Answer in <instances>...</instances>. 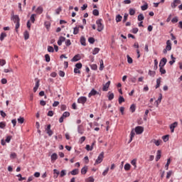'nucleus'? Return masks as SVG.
<instances>
[{"instance_id": "obj_1", "label": "nucleus", "mask_w": 182, "mask_h": 182, "mask_svg": "<svg viewBox=\"0 0 182 182\" xmlns=\"http://www.w3.org/2000/svg\"><path fill=\"white\" fill-rule=\"evenodd\" d=\"M11 20L14 23H16V31L18 32V29H19V27L21 26V23H19L21 21V19L19 18V16L18 15H14L11 17Z\"/></svg>"}, {"instance_id": "obj_2", "label": "nucleus", "mask_w": 182, "mask_h": 182, "mask_svg": "<svg viewBox=\"0 0 182 182\" xmlns=\"http://www.w3.org/2000/svg\"><path fill=\"white\" fill-rule=\"evenodd\" d=\"M96 24L97 25V31L98 32H102L103 29H105V26L103 25V19L100 18L96 21Z\"/></svg>"}, {"instance_id": "obj_3", "label": "nucleus", "mask_w": 182, "mask_h": 182, "mask_svg": "<svg viewBox=\"0 0 182 182\" xmlns=\"http://www.w3.org/2000/svg\"><path fill=\"white\" fill-rule=\"evenodd\" d=\"M104 157H105V152H101L100 154L98 156L97 160L95 161V166H96V164H100V163L103 161Z\"/></svg>"}, {"instance_id": "obj_4", "label": "nucleus", "mask_w": 182, "mask_h": 182, "mask_svg": "<svg viewBox=\"0 0 182 182\" xmlns=\"http://www.w3.org/2000/svg\"><path fill=\"white\" fill-rule=\"evenodd\" d=\"M136 134H141L144 132V128L141 126L136 127L134 129Z\"/></svg>"}, {"instance_id": "obj_5", "label": "nucleus", "mask_w": 182, "mask_h": 182, "mask_svg": "<svg viewBox=\"0 0 182 182\" xmlns=\"http://www.w3.org/2000/svg\"><path fill=\"white\" fill-rule=\"evenodd\" d=\"M180 4H181V0H173V1L171 4V6L172 9H176V8H177Z\"/></svg>"}, {"instance_id": "obj_6", "label": "nucleus", "mask_w": 182, "mask_h": 182, "mask_svg": "<svg viewBox=\"0 0 182 182\" xmlns=\"http://www.w3.org/2000/svg\"><path fill=\"white\" fill-rule=\"evenodd\" d=\"M50 127H51L50 124H48V125L46 126V127H45L46 132L50 137L52 136V135L53 134V131H52V129H50Z\"/></svg>"}, {"instance_id": "obj_7", "label": "nucleus", "mask_w": 182, "mask_h": 182, "mask_svg": "<svg viewBox=\"0 0 182 182\" xmlns=\"http://www.w3.org/2000/svg\"><path fill=\"white\" fill-rule=\"evenodd\" d=\"M87 102V98L86 97H80L77 100V103H81V105H85Z\"/></svg>"}, {"instance_id": "obj_8", "label": "nucleus", "mask_w": 182, "mask_h": 182, "mask_svg": "<svg viewBox=\"0 0 182 182\" xmlns=\"http://www.w3.org/2000/svg\"><path fill=\"white\" fill-rule=\"evenodd\" d=\"M166 63H167V58H163L159 63V68H164Z\"/></svg>"}, {"instance_id": "obj_9", "label": "nucleus", "mask_w": 182, "mask_h": 182, "mask_svg": "<svg viewBox=\"0 0 182 182\" xmlns=\"http://www.w3.org/2000/svg\"><path fill=\"white\" fill-rule=\"evenodd\" d=\"M177 126H178V122H175L170 125L171 133H174V129L175 127H177Z\"/></svg>"}, {"instance_id": "obj_10", "label": "nucleus", "mask_w": 182, "mask_h": 182, "mask_svg": "<svg viewBox=\"0 0 182 182\" xmlns=\"http://www.w3.org/2000/svg\"><path fill=\"white\" fill-rule=\"evenodd\" d=\"M77 132L80 134H83V133H85V128H83V125L82 124L78 125V127H77Z\"/></svg>"}, {"instance_id": "obj_11", "label": "nucleus", "mask_w": 182, "mask_h": 182, "mask_svg": "<svg viewBox=\"0 0 182 182\" xmlns=\"http://www.w3.org/2000/svg\"><path fill=\"white\" fill-rule=\"evenodd\" d=\"M110 86V81H108L105 85H103L102 90L103 92H107Z\"/></svg>"}, {"instance_id": "obj_12", "label": "nucleus", "mask_w": 182, "mask_h": 182, "mask_svg": "<svg viewBox=\"0 0 182 182\" xmlns=\"http://www.w3.org/2000/svg\"><path fill=\"white\" fill-rule=\"evenodd\" d=\"M96 95H99V92H97V91H96L95 89H92L88 94V97H92V96H96Z\"/></svg>"}, {"instance_id": "obj_13", "label": "nucleus", "mask_w": 182, "mask_h": 182, "mask_svg": "<svg viewBox=\"0 0 182 182\" xmlns=\"http://www.w3.org/2000/svg\"><path fill=\"white\" fill-rule=\"evenodd\" d=\"M151 143H154V144H156L157 146H160V144H161L162 141H161V139H158V140L152 139L151 141Z\"/></svg>"}, {"instance_id": "obj_14", "label": "nucleus", "mask_w": 182, "mask_h": 182, "mask_svg": "<svg viewBox=\"0 0 182 182\" xmlns=\"http://www.w3.org/2000/svg\"><path fill=\"white\" fill-rule=\"evenodd\" d=\"M134 129H132L130 133V139L129 141V143H132L133 141V139L134 138V136H136V133L134 132Z\"/></svg>"}, {"instance_id": "obj_15", "label": "nucleus", "mask_w": 182, "mask_h": 182, "mask_svg": "<svg viewBox=\"0 0 182 182\" xmlns=\"http://www.w3.org/2000/svg\"><path fill=\"white\" fill-rule=\"evenodd\" d=\"M81 57L79 54L75 55L71 60V62H77V60H80Z\"/></svg>"}, {"instance_id": "obj_16", "label": "nucleus", "mask_w": 182, "mask_h": 182, "mask_svg": "<svg viewBox=\"0 0 182 182\" xmlns=\"http://www.w3.org/2000/svg\"><path fill=\"white\" fill-rule=\"evenodd\" d=\"M58 160V154L56 153H54L51 155V162L55 163Z\"/></svg>"}, {"instance_id": "obj_17", "label": "nucleus", "mask_w": 182, "mask_h": 182, "mask_svg": "<svg viewBox=\"0 0 182 182\" xmlns=\"http://www.w3.org/2000/svg\"><path fill=\"white\" fill-rule=\"evenodd\" d=\"M161 159V150H158L156 152V161H159Z\"/></svg>"}, {"instance_id": "obj_18", "label": "nucleus", "mask_w": 182, "mask_h": 182, "mask_svg": "<svg viewBox=\"0 0 182 182\" xmlns=\"http://www.w3.org/2000/svg\"><path fill=\"white\" fill-rule=\"evenodd\" d=\"M162 99H163V95L159 94V97L158 100L156 101V107H159V105H160V103H161Z\"/></svg>"}, {"instance_id": "obj_19", "label": "nucleus", "mask_w": 182, "mask_h": 182, "mask_svg": "<svg viewBox=\"0 0 182 182\" xmlns=\"http://www.w3.org/2000/svg\"><path fill=\"white\" fill-rule=\"evenodd\" d=\"M131 164L134 166V170H136L137 168V159H133Z\"/></svg>"}, {"instance_id": "obj_20", "label": "nucleus", "mask_w": 182, "mask_h": 182, "mask_svg": "<svg viewBox=\"0 0 182 182\" xmlns=\"http://www.w3.org/2000/svg\"><path fill=\"white\" fill-rule=\"evenodd\" d=\"M166 49L168 50H171V41H170V40L166 41Z\"/></svg>"}, {"instance_id": "obj_21", "label": "nucleus", "mask_w": 182, "mask_h": 182, "mask_svg": "<svg viewBox=\"0 0 182 182\" xmlns=\"http://www.w3.org/2000/svg\"><path fill=\"white\" fill-rule=\"evenodd\" d=\"M80 43L82 46H86V38L84 36L80 38Z\"/></svg>"}, {"instance_id": "obj_22", "label": "nucleus", "mask_w": 182, "mask_h": 182, "mask_svg": "<svg viewBox=\"0 0 182 182\" xmlns=\"http://www.w3.org/2000/svg\"><path fill=\"white\" fill-rule=\"evenodd\" d=\"M36 14H38V15H41V14H42V12H43V8L42 6H39L37 8V9L36 10Z\"/></svg>"}, {"instance_id": "obj_23", "label": "nucleus", "mask_w": 182, "mask_h": 182, "mask_svg": "<svg viewBox=\"0 0 182 182\" xmlns=\"http://www.w3.org/2000/svg\"><path fill=\"white\" fill-rule=\"evenodd\" d=\"M124 168L125 171H129L130 168H132V165H130V164H126L124 166Z\"/></svg>"}, {"instance_id": "obj_24", "label": "nucleus", "mask_w": 182, "mask_h": 182, "mask_svg": "<svg viewBox=\"0 0 182 182\" xmlns=\"http://www.w3.org/2000/svg\"><path fill=\"white\" fill-rule=\"evenodd\" d=\"M161 83V77H159L156 80V89H159L160 87V84Z\"/></svg>"}, {"instance_id": "obj_25", "label": "nucleus", "mask_w": 182, "mask_h": 182, "mask_svg": "<svg viewBox=\"0 0 182 182\" xmlns=\"http://www.w3.org/2000/svg\"><path fill=\"white\" fill-rule=\"evenodd\" d=\"M23 36L25 41H28V39H29V32H28V31L24 32Z\"/></svg>"}, {"instance_id": "obj_26", "label": "nucleus", "mask_w": 182, "mask_h": 182, "mask_svg": "<svg viewBox=\"0 0 182 182\" xmlns=\"http://www.w3.org/2000/svg\"><path fill=\"white\" fill-rule=\"evenodd\" d=\"M122 19H123V17H122V16H120V14H118L116 16L115 21H116V22L119 23V22L122 21Z\"/></svg>"}, {"instance_id": "obj_27", "label": "nucleus", "mask_w": 182, "mask_h": 182, "mask_svg": "<svg viewBox=\"0 0 182 182\" xmlns=\"http://www.w3.org/2000/svg\"><path fill=\"white\" fill-rule=\"evenodd\" d=\"M7 35L6 34V33H1L0 35V41L2 42V41H4L5 39V38H6Z\"/></svg>"}, {"instance_id": "obj_28", "label": "nucleus", "mask_w": 182, "mask_h": 182, "mask_svg": "<svg viewBox=\"0 0 182 182\" xmlns=\"http://www.w3.org/2000/svg\"><path fill=\"white\" fill-rule=\"evenodd\" d=\"M100 52V48H95L92 50V55H97V53Z\"/></svg>"}, {"instance_id": "obj_29", "label": "nucleus", "mask_w": 182, "mask_h": 182, "mask_svg": "<svg viewBox=\"0 0 182 182\" xmlns=\"http://www.w3.org/2000/svg\"><path fill=\"white\" fill-rule=\"evenodd\" d=\"M138 21L139 22H141V21H144V16L143 15V14H140L139 16H138Z\"/></svg>"}, {"instance_id": "obj_30", "label": "nucleus", "mask_w": 182, "mask_h": 182, "mask_svg": "<svg viewBox=\"0 0 182 182\" xmlns=\"http://www.w3.org/2000/svg\"><path fill=\"white\" fill-rule=\"evenodd\" d=\"M171 163V159H168L167 160V163L165 165V168L166 170H168V166H170V164Z\"/></svg>"}, {"instance_id": "obj_31", "label": "nucleus", "mask_w": 182, "mask_h": 182, "mask_svg": "<svg viewBox=\"0 0 182 182\" xmlns=\"http://www.w3.org/2000/svg\"><path fill=\"white\" fill-rule=\"evenodd\" d=\"M38 88H39V81H37L36 82L35 87H33V92H36V91L38 90Z\"/></svg>"}, {"instance_id": "obj_32", "label": "nucleus", "mask_w": 182, "mask_h": 182, "mask_svg": "<svg viewBox=\"0 0 182 182\" xmlns=\"http://www.w3.org/2000/svg\"><path fill=\"white\" fill-rule=\"evenodd\" d=\"M86 173H87V166H84V167L81 169V173H82V174H86Z\"/></svg>"}, {"instance_id": "obj_33", "label": "nucleus", "mask_w": 182, "mask_h": 182, "mask_svg": "<svg viewBox=\"0 0 182 182\" xmlns=\"http://www.w3.org/2000/svg\"><path fill=\"white\" fill-rule=\"evenodd\" d=\"M72 176H76L79 174V169H74L71 171Z\"/></svg>"}, {"instance_id": "obj_34", "label": "nucleus", "mask_w": 182, "mask_h": 182, "mask_svg": "<svg viewBox=\"0 0 182 182\" xmlns=\"http://www.w3.org/2000/svg\"><path fill=\"white\" fill-rule=\"evenodd\" d=\"M130 110L132 113H134V112H136V105L134 104L131 105Z\"/></svg>"}, {"instance_id": "obj_35", "label": "nucleus", "mask_w": 182, "mask_h": 182, "mask_svg": "<svg viewBox=\"0 0 182 182\" xmlns=\"http://www.w3.org/2000/svg\"><path fill=\"white\" fill-rule=\"evenodd\" d=\"M158 65H159V61H157V59L154 60V70H157L159 68Z\"/></svg>"}, {"instance_id": "obj_36", "label": "nucleus", "mask_w": 182, "mask_h": 182, "mask_svg": "<svg viewBox=\"0 0 182 182\" xmlns=\"http://www.w3.org/2000/svg\"><path fill=\"white\" fill-rule=\"evenodd\" d=\"M6 127V122H0V129H5Z\"/></svg>"}, {"instance_id": "obj_37", "label": "nucleus", "mask_w": 182, "mask_h": 182, "mask_svg": "<svg viewBox=\"0 0 182 182\" xmlns=\"http://www.w3.org/2000/svg\"><path fill=\"white\" fill-rule=\"evenodd\" d=\"M149 9V5L147 4L141 6V11H146V9Z\"/></svg>"}, {"instance_id": "obj_38", "label": "nucleus", "mask_w": 182, "mask_h": 182, "mask_svg": "<svg viewBox=\"0 0 182 182\" xmlns=\"http://www.w3.org/2000/svg\"><path fill=\"white\" fill-rule=\"evenodd\" d=\"M136 14V10L134 9H129V15L133 16Z\"/></svg>"}, {"instance_id": "obj_39", "label": "nucleus", "mask_w": 182, "mask_h": 182, "mask_svg": "<svg viewBox=\"0 0 182 182\" xmlns=\"http://www.w3.org/2000/svg\"><path fill=\"white\" fill-rule=\"evenodd\" d=\"M159 71L161 73V75H166V69H164V68L163 67H159Z\"/></svg>"}, {"instance_id": "obj_40", "label": "nucleus", "mask_w": 182, "mask_h": 182, "mask_svg": "<svg viewBox=\"0 0 182 182\" xmlns=\"http://www.w3.org/2000/svg\"><path fill=\"white\" fill-rule=\"evenodd\" d=\"M92 14H93L95 16H99V10H97V9H94L93 11H92Z\"/></svg>"}, {"instance_id": "obj_41", "label": "nucleus", "mask_w": 182, "mask_h": 182, "mask_svg": "<svg viewBox=\"0 0 182 182\" xmlns=\"http://www.w3.org/2000/svg\"><path fill=\"white\" fill-rule=\"evenodd\" d=\"M118 102H119V105H122V103H123L124 102V97L119 96Z\"/></svg>"}, {"instance_id": "obj_42", "label": "nucleus", "mask_w": 182, "mask_h": 182, "mask_svg": "<svg viewBox=\"0 0 182 182\" xmlns=\"http://www.w3.org/2000/svg\"><path fill=\"white\" fill-rule=\"evenodd\" d=\"M70 116V113H69V112H65L62 115V117L64 118L69 117Z\"/></svg>"}, {"instance_id": "obj_43", "label": "nucleus", "mask_w": 182, "mask_h": 182, "mask_svg": "<svg viewBox=\"0 0 182 182\" xmlns=\"http://www.w3.org/2000/svg\"><path fill=\"white\" fill-rule=\"evenodd\" d=\"M149 76H152V77H154V76H156V71L149 70Z\"/></svg>"}, {"instance_id": "obj_44", "label": "nucleus", "mask_w": 182, "mask_h": 182, "mask_svg": "<svg viewBox=\"0 0 182 182\" xmlns=\"http://www.w3.org/2000/svg\"><path fill=\"white\" fill-rule=\"evenodd\" d=\"M171 22L173 23H177V22H178V17L176 16V17H173L171 20Z\"/></svg>"}, {"instance_id": "obj_45", "label": "nucleus", "mask_w": 182, "mask_h": 182, "mask_svg": "<svg viewBox=\"0 0 182 182\" xmlns=\"http://www.w3.org/2000/svg\"><path fill=\"white\" fill-rule=\"evenodd\" d=\"M73 31V33L74 35H77V33H79V27H75Z\"/></svg>"}, {"instance_id": "obj_46", "label": "nucleus", "mask_w": 182, "mask_h": 182, "mask_svg": "<svg viewBox=\"0 0 182 182\" xmlns=\"http://www.w3.org/2000/svg\"><path fill=\"white\" fill-rule=\"evenodd\" d=\"M48 52L53 53V52H55V49H53V47L48 46Z\"/></svg>"}, {"instance_id": "obj_47", "label": "nucleus", "mask_w": 182, "mask_h": 182, "mask_svg": "<svg viewBox=\"0 0 182 182\" xmlns=\"http://www.w3.org/2000/svg\"><path fill=\"white\" fill-rule=\"evenodd\" d=\"M18 122L20 123L21 124H22V123H23V122H25V119H23V117H20L18 119H17Z\"/></svg>"}, {"instance_id": "obj_48", "label": "nucleus", "mask_w": 182, "mask_h": 182, "mask_svg": "<svg viewBox=\"0 0 182 182\" xmlns=\"http://www.w3.org/2000/svg\"><path fill=\"white\" fill-rule=\"evenodd\" d=\"M4 65H6V60L4 59L0 60V66H4Z\"/></svg>"}, {"instance_id": "obj_49", "label": "nucleus", "mask_w": 182, "mask_h": 182, "mask_svg": "<svg viewBox=\"0 0 182 182\" xmlns=\"http://www.w3.org/2000/svg\"><path fill=\"white\" fill-rule=\"evenodd\" d=\"M85 140H86V136H82L79 140L80 144H82Z\"/></svg>"}, {"instance_id": "obj_50", "label": "nucleus", "mask_w": 182, "mask_h": 182, "mask_svg": "<svg viewBox=\"0 0 182 182\" xmlns=\"http://www.w3.org/2000/svg\"><path fill=\"white\" fill-rule=\"evenodd\" d=\"M82 63H77L76 65H75V68L77 69H82Z\"/></svg>"}, {"instance_id": "obj_51", "label": "nucleus", "mask_w": 182, "mask_h": 182, "mask_svg": "<svg viewBox=\"0 0 182 182\" xmlns=\"http://www.w3.org/2000/svg\"><path fill=\"white\" fill-rule=\"evenodd\" d=\"M45 59L47 62H50V56L48 54L45 55Z\"/></svg>"}, {"instance_id": "obj_52", "label": "nucleus", "mask_w": 182, "mask_h": 182, "mask_svg": "<svg viewBox=\"0 0 182 182\" xmlns=\"http://www.w3.org/2000/svg\"><path fill=\"white\" fill-rule=\"evenodd\" d=\"M113 99H114V94H113V93L109 94L108 96V100H113Z\"/></svg>"}, {"instance_id": "obj_53", "label": "nucleus", "mask_w": 182, "mask_h": 182, "mask_svg": "<svg viewBox=\"0 0 182 182\" xmlns=\"http://www.w3.org/2000/svg\"><path fill=\"white\" fill-rule=\"evenodd\" d=\"M60 12H62V7H59L57 9H55L56 15H59V14H60Z\"/></svg>"}, {"instance_id": "obj_54", "label": "nucleus", "mask_w": 182, "mask_h": 182, "mask_svg": "<svg viewBox=\"0 0 182 182\" xmlns=\"http://www.w3.org/2000/svg\"><path fill=\"white\" fill-rule=\"evenodd\" d=\"M35 16H36V14H32L31 16V21L32 23H35Z\"/></svg>"}, {"instance_id": "obj_55", "label": "nucleus", "mask_w": 182, "mask_h": 182, "mask_svg": "<svg viewBox=\"0 0 182 182\" xmlns=\"http://www.w3.org/2000/svg\"><path fill=\"white\" fill-rule=\"evenodd\" d=\"M86 181L87 182H95V178H93V177L90 176L86 179Z\"/></svg>"}, {"instance_id": "obj_56", "label": "nucleus", "mask_w": 182, "mask_h": 182, "mask_svg": "<svg viewBox=\"0 0 182 182\" xmlns=\"http://www.w3.org/2000/svg\"><path fill=\"white\" fill-rule=\"evenodd\" d=\"M91 69H92V70H97V65H96V64H92V65H91Z\"/></svg>"}, {"instance_id": "obj_57", "label": "nucleus", "mask_w": 182, "mask_h": 182, "mask_svg": "<svg viewBox=\"0 0 182 182\" xmlns=\"http://www.w3.org/2000/svg\"><path fill=\"white\" fill-rule=\"evenodd\" d=\"M171 174H173V171H169L167 172L166 178H170V177H171Z\"/></svg>"}, {"instance_id": "obj_58", "label": "nucleus", "mask_w": 182, "mask_h": 182, "mask_svg": "<svg viewBox=\"0 0 182 182\" xmlns=\"http://www.w3.org/2000/svg\"><path fill=\"white\" fill-rule=\"evenodd\" d=\"M88 42H90V43H95V38L93 37H90L88 38Z\"/></svg>"}, {"instance_id": "obj_59", "label": "nucleus", "mask_w": 182, "mask_h": 182, "mask_svg": "<svg viewBox=\"0 0 182 182\" xmlns=\"http://www.w3.org/2000/svg\"><path fill=\"white\" fill-rule=\"evenodd\" d=\"M12 139V136H6V143H9L11 141V139Z\"/></svg>"}, {"instance_id": "obj_60", "label": "nucleus", "mask_w": 182, "mask_h": 182, "mask_svg": "<svg viewBox=\"0 0 182 182\" xmlns=\"http://www.w3.org/2000/svg\"><path fill=\"white\" fill-rule=\"evenodd\" d=\"M127 62L128 63H133V59L129 55H127Z\"/></svg>"}, {"instance_id": "obj_61", "label": "nucleus", "mask_w": 182, "mask_h": 182, "mask_svg": "<svg viewBox=\"0 0 182 182\" xmlns=\"http://www.w3.org/2000/svg\"><path fill=\"white\" fill-rule=\"evenodd\" d=\"M162 139L164 140V141H168V135H165L164 136H162Z\"/></svg>"}, {"instance_id": "obj_62", "label": "nucleus", "mask_w": 182, "mask_h": 182, "mask_svg": "<svg viewBox=\"0 0 182 182\" xmlns=\"http://www.w3.org/2000/svg\"><path fill=\"white\" fill-rule=\"evenodd\" d=\"M10 158L11 159H16V153H15V152L11 153L10 155Z\"/></svg>"}, {"instance_id": "obj_63", "label": "nucleus", "mask_w": 182, "mask_h": 182, "mask_svg": "<svg viewBox=\"0 0 182 182\" xmlns=\"http://www.w3.org/2000/svg\"><path fill=\"white\" fill-rule=\"evenodd\" d=\"M65 174H66V171L62 170L61 172H60V177H65Z\"/></svg>"}, {"instance_id": "obj_64", "label": "nucleus", "mask_w": 182, "mask_h": 182, "mask_svg": "<svg viewBox=\"0 0 182 182\" xmlns=\"http://www.w3.org/2000/svg\"><path fill=\"white\" fill-rule=\"evenodd\" d=\"M65 45H66V46H70V45H72V43L70 42V41L69 39H68L65 41Z\"/></svg>"}]
</instances>
